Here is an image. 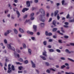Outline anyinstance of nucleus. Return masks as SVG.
I'll list each match as a JSON object with an SVG mask.
<instances>
[{
	"label": "nucleus",
	"mask_w": 74,
	"mask_h": 74,
	"mask_svg": "<svg viewBox=\"0 0 74 74\" xmlns=\"http://www.w3.org/2000/svg\"><path fill=\"white\" fill-rule=\"evenodd\" d=\"M23 45L24 48H26V45L25 43L23 44Z\"/></svg>",
	"instance_id": "obj_35"
},
{
	"label": "nucleus",
	"mask_w": 74,
	"mask_h": 74,
	"mask_svg": "<svg viewBox=\"0 0 74 74\" xmlns=\"http://www.w3.org/2000/svg\"><path fill=\"white\" fill-rule=\"evenodd\" d=\"M4 42L5 44H7V41L6 39H5L4 40Z\"/></svg>",
	"instance_id": "obj_47"
},
{
	"label": "nucleus",
	"mask_w": 74,
	"mask_h": 74,
	"mask_svg": "<svg viewBox=\"0 0 74 74\" xmlns=\"http://www.w3.org/2000/svg\"><path fill=\"white\" fill-rule=\"evenodd\" d=\"M63 26L64 27H65V28H67L69 27V26L68 25H63Z\"/></svg>",
	"instance_id": "obj_40"
},
{
	"label": "nucleus",
	"mask_w": 74,
	"mask_h": 74,
	"mask_svg": "<svg viewBox=\"0 0 74 74\" xmlns=\"http://www.w3.org/2000/svg\"><path fill=\"white\" fill-rule=\"evenodd\" d=\"M34 1L35 3H37L38 2V0H34Z\"/></svg>",
	"instance_id": "obj_54"
},
{
	"label": "nucleus",
	"mask_w": 74,
	"mask_h": 74,
	"mask_svg": "<svg viewBox=\"0 0 74 74\" xmlns=\"http://www.w3.org/2000/svg\"><path fill=\"white\" fill-rule=\"evenodd\" d=\"M40 58H42V59H43V60H47L46 58L43 56H40Z\"/></svg>",
	"instance_id": "obj_13"
},
{
	"label": "nucleus",
	"mask_w": 74,
	"mask_h": 74,
	"mask_svg": "<svg viewBox=\"0 0 74 74\" xmlns=\"http://www.w3.org/2000/svg\"><path fill=\"white\" fill-rule=\"evenodd\" d=\"M8 70L7 71L8 73H11V71H12L10 70L11 67H8Z\"/></svg>",
	"instance_id": "obj_10"
},
{
	"label": "nucleus",
	"mask_w": 74,
	"mask_h": 74,
	"mask_svg": "<svg viewBox=\"0 0 74 74\" xmlns=\"http://www.w3.org/2000/svg\"><path fill=\"white\" fill-rule=\"evenodd\" d=\"M40 25L41 27H44V23H41Z\"/></svg>",
	"instance_id": "obj_30"
},
{
	"label": "nucleus",
	"mask_w": 74,
	"mask_h": 74,
	"mask_svg": "<svg viewBox=\"0 0 74 74\" xmlns=\"http://www.w3.org/2000/svg\"><path fill=\"white\" fill-rule=\"evenodd\" d=\"M13 30L14 31V32L15 34H18V31H17V30H16V29H14Z\"/></svg>",
	"instance_id": "obj_19"
},
{
	"label": "nucleus",
	"mask_w": 74,
	"mask_h": 74,
	"mask_svg": "<svg viewBox=\"0 0 74 74\" xmlns=\"http://www.w3.org/2000/svg\"><path fill=\"white\" fill-rule=\"evenodd\" d=\"M32 64V67L35 68L36 67V65L34 64L33 61H31Z\"/></svg>",
	"instance_id": "obj_9"
},
{
	"label": "nucleus",
	"mask_w": 74,
	"mask_h": 74,
	"mask_svg": "<svg viewBox=\"0 0 74 74\" xmlns=\"http://www.w3.org/2000/svg\"><path fill=\"white\" fill-rule=\"evenodd\" d=\"M46 53H47V52L46 51H45L44 52H43V55H44V56H47V54H46Z\"/></svg>",
	"instance_id": "obj_18"
},
{
	"label": "nucleus",
	"mask_w": 74,
	"mask_h": 74,
	"mask_svg": "<svg viewBox=\"0 0 74 74\" xmlns=\"http://www.w3.org/2000/svg\"><path fill=\"white\" fill-rule=\"evenodd\" d=\"M49 13H47L46 15L47 17H49Z\"/></svg>",
	"instance_id": "obj_59"
},
{
	"label": "nucleus",
	"mask_w": 74,
	"mask_h": 74,
	"mask_svg": "<svg viewBox=\"0 0 74 74\" xmlns=\"http://www.w3.org/2000/svg\"><path fill=\"white\" fill-rule=\"evenodd\" d=\"M18 61H19V62H22L23 61V59L22 58H19V59H18Z\"/></svg>",
	"instance_id": "obj_32"
},
{
	"label": "nucleus",
	"mask_w": 74,
	"mask_h": 74,
	"mask_svg": "<svg viewBox=\"0 0 74 74\" xmlns=\"http://www.w3.org/2000/svg\"><path fill=\"white\" fill-rule=\"evenodd\" d=\"M46 64L47 66H49V64L48 62H46Z\"/></svg>",
	"instance_id": "obj_50"
},
{
	"label": "nucleus",
	"mask_w": 74,
	"mask_h": 74,
	"mask_svg": "<svg viewBox=\"0 0 74 74\" xmlns=\"http://www.w3.org/2000/svg\"><path fill=\"white\" fill-rule=\"evenodd\" d=\"M50 70H51L52 71H55V69H52V68H51L50 69Z\"/></svg>",
	"instance_id": "obj_48"
},
{
	"label": "nucleus",
	"mask_w": 74,
	"mask_h": 74,
	"mask_svg": "<svg viewBox=\"0 0 74 74\" xmlns=\"http://www.w3.org/2000/svg\"><path fill=\"white\" fill-rule=\"evenodd\" d=\"M27 17V14H26L23 17V18L24 19H25V18H26Z\"/></svg>",
	"instance_id": "obj_45"
},
{
	"label": "nucleus",
	"mask_w": 74,
	"mask_h": 74,
	"mask_svg": "<svg viewBox=\"0 0 74 74\" xmlns=\"http://www.w3.org/2000/svg\"><path fill=\"white\" fill-rule=\"evenodd\" d=\"M37 26L36 25H34L33 26V28L35 32L37 31Z\"/></svg>",
	"instance_id": "obj_7"
},
{
	"label": "nucleus",
	"mask_w": 74,
	"mask_h": 74,
	"mask_svg": "<svg viewBox=\"0 0 74 74\" xmlns=\"http://www.w3.org/2000/svg\"><path fill=\"white\" fill-rule=\"evenodd\" d=\"M36 9V8H32V10L33 11V10H34Z\"/></svg>",
	"instance_id": "obj_62"
},
{
	"label": "nucleus",
	"mask_w": 74,
	"mask_h": 74,
	"mask_svg": "<svg viewBox=\"0 0 74 74\" xmlns=\"http://www.w3.org/2000/svg\"><path fill=\"white\" fill-rule=\"evenodd\" d=\"M64 23L66 25H69V23L67 22H65Z\"/></svg>",
	"instance_id": "obj_53"
},
{
	"label": "nucleus",
	"mask_w": 74,
	"mask_h": 74,
	"mask_svg": "<svg viewBox=\"0 0 74 74\" xmlns=\"http://www.w3.org/2000/svg\"><path fill=\"white\" fill-rule=\"evenodd\" d=\"M28 61L27 60H26L24 62V63H25V64H27V63H28Z\"/></svg>",
	"instance_id": "obj_28"
},
{
	"label": "nucleus",
	"mask_w": 74,
	"mask_h": 74,
	"mask_svg": "<svg viewBox=\"0 0 74 74\" xmlns=\"http://www.w3.org/2000/svg\"><path fill=\"white\" fill-rule=\"evenodd\" d=\"M49 42H52V39H49Z\"/></svg>",
	"instance_id": "obj_57"
},
{
	"label": "nucleus",
	"mask_w": 74,
	"mask_h": 74,
	"mask_svg": "<svg viewBox=\"0 0 74 74\" xmlns=\"http://www.w3.org/2000/svg\"><path fill=\"white\" fill-rule=\"evenodd\" d=\"M52 33H51V32H49L48 34V36H52Z\"/></svg>",
	"instance_id": "obj_37"
},
{
	"label": "nucleus",
	"mask_w": 74,
	"mask_h": 74,
	"mask_svg": "<svg viewBox=\"0 0 74 74\" xmlns=\"http://www.w3.org/2000/svg\"><path fill=\"white\" fill-rule=\"evenodd\" d=\"M53 25L54 26H56V21L55 20H53L52 23Z\"/></svg>",
	"instance_id": "obj_14"
},
{
	"label": "nucleus",
	"mask_w": 74,
	"mask_h": 74,
	"mask_svg": "<svg viewBox=\"0 0 74 74\" xmlns=\"http://www.w3.org/2000/svg\"><path fill=\"white\" fill-rule=\"evenodd\" d=\"M53 37L54 38H56V36H53Z\"/></svg>",
	"instance_id": "obj_63"
},
{
	"label": "nucleus",
	"mask_w": 74,
	"mask_h": 74,
	"mask_svg": "<svg viewBox=\"0 0 74 74\" xmlns=\"http://www.w3.org/2000/svg\"><path fill=\"white\" fill-rule=\"evenodd\" d=\"M27 10H29V8H24L23 10H22V12H25V11H27Z\"/></svg>",
	"instance_id": "obj_6"
},
{
	"label": "nucleus",
	"mask_w": 74,
	"mask_h": 74,
	"mask_svg": "<svg viewBox=\"0 0 74 74\" xmlns=\"http://www.w3.org/2000/svg\"><path fill=\"white\" fill-rule=\"evenodd\" d=\"M28 53H29V54L30 55H31V52H32V50H31L30 49H28Z\"/></svg>",
	"instance_id": "obj_24"
},
{
	"label": "nucleus",
	"mask_w": 74,
	"mask_h": 74,
	"mask_svg": "<svg viewBox=\"0 0 74 74\" xmlns=\"http://www.w3.org/2000/svg\"><path fill=\"white\" fill-rule=\"evenodd\" d=\"M16 51L18 53H20L21 52V51L20 50H19L18 49H16Z\"/></svg>",
	"instance_id": "obj_38"
},
{
	"label": "nucleus",
	"mask_w": 74,
	"mask_h": 74,
	"mask_svg": "<svg viewBox=\"0 0 74 74\" xmlns=\"http://www.w3.org/2000/svg\"><path fill=\"white\" fill-rule=\"evenodd\" d=\"M48 34H49V33H48V32H47V31H46L45 32V34L46 36H48Z\"/></svg>",
	"instance_id": "obj_46"
},
{
	"label": "nucleus",
	"mask_w": 74,
	"mask_h": 74,
	"mask_svg": "<svg viewBox=\"0 0 74 74\" xmlns=\"http://www.w3.org/2000/svg\"><path fill=\"white\" fill-rule=\"evenodd\" d=\"M18 69L19 70H22V69H23V67H22V66H19Z\"/></svg>",
	"instance_id": "obj_33"
},
{
	"label": "nucleus",
	"mask_w": 74,
	"mask_h": 74,
	"mask_svg": "<svg viewBox=\"0 0 74 74\" xmlns=\"http://www.w3.org/2000/svg\"><path fill=\"white\" fill-rule=\"evenodd\" d=\"M59 14H58V16H57V18L58 20H59V19H60V16H59Z\"/></svg>",
	"instance_id": "obj_36"
},
{
	"label": "nucleus",
	"mask_w": 74,
	"mask_h": 74,
	"mask_svg": "<svg viewBox=\"0 0 74 74\" xmlns=\"http://www.w3.org/2000/svg\"><path fill=\"white\" fill-rule=\"evenodd\" d=\"M16 13L17 15V17L18 18H19V16L21 15L20 14V13H19V12L18 10L16 11Z\"/></svg>",
	"instance_id": "obj_8"
},
{
	"label": "nucleus",
	"mask_w": 74,
	"mask_h": 74,
	"mask_svg": "<svg viewBox=\"0 0 74 74\" xmlns=\"http://www.w3.org/2000/svg\"><path fill=\"white\" fill-rule=\"evenodd\" d=\"M66 19H69L70 18V15L69 14H68L66 16Z\"/></svg>",
	"instance_id": "obj_23"
},
{
	"label": "nucleus",
	"mask_w": 74,
	"mask_h": 74,
	"mask_svg": "<svg viewBox=\"0 0 74 74\" xmlns=\"http://www.w3.org/2000/svg\"><path fill=\"white\" fill-rule=\"evenodd\" d=\"M59 11L58 10L54 12V16H56V15H57V14L58 13Z\"/></svg>",
	"instance_id": "obj_12"
},
{
	"label": "nucleus",
	"mask_w": 74,
	"mask_h": 74,
	"mask_svg": "<svg viewBox=\"0 0 74 74\" xmlns=\"http://www.w3.org/2000/svg\"><path fill=\"white\" fill-rule=\"evenodd\" d=\"M29 21L30 19H29L28 20H26L25 22H28Z\"/></svg>",
	"instance_id": "obj_60"
},
{
	"label": "nucleus",
	"mask_w": 74,
	"mask_h": 74,
	"mask_svg": "<svg viewBox=\"0 0 74 74\" xmlns=\"http://www.w3.org/2000/svg\"><path fill=\"white\" fill-rule=\"evenodd\" d=\"M60 59L61 60H65V58L64 57H61L60 58Z\"/></svg>",
	"instance_id": "obj_41"
},
{
	"label": "nucleus",
	"mask_w": 74,
	"mask_h": 74,
	"mask_svg": "<svg viewBox=\"0 0 74 74\" xmlns=\"http://www.w3.org/2000/svg\"><path fill=\"white\" fill-rule=\"evenodd\" d=\"M65 52H66V53H70V51L69 50L67 49H66L65 50Z\"/></svg>",
	"instance_id": "obj_17"
},
{
	"label": "nucleus",
	"mask_w": 74,
	"mask_h": 74,
	"mask_svg": "<svg viewBox=\"0 0 74 74\" xmlns=\"http://www.w3.org/2000/svg\"><path fill=\"white\" fill-rule=\"evenodd\" d=\"M68 60H70V61H71V62H74V60H73L71 59L70 58H68Z\"/></svg>",
	"instance_id": "obj_22"
},
{
	"label": "nucleus",
	"mask_w": 74,
	"mask_h": 74,
	"mask_svg": "<svg viewBox=\"0 0 74 74\" xmlns=\"http://www.w3.org/2000/svg\"><path fill=\"white\" fill-rule=\"evenodd\" d=\"M47 73H50V71H49V69H47L46 71Z\"/></svg>",
	"instance_id": "obj_51"
},
{
	"label": "nucleus",
	"mask_w": 74,
	"mask_h": 74,
	"mask_svg": "<svg viewBox=\"0 0 74 74\" xmlns=\"http://www.w3.org/2000/svg\"><path fill=\"white\" fill-rule=\"evenodd\" d=\"M58 30V29H57V28H54L53 29V31L54 32H56V31Z\"/></svg>",
	"instance_id": "obj_27"
},
{
	"label": "nucleus",
	"mask_w": 74,
	"mask_h": 74,
	"mask_svg": "<svg viewBox=\"0 0 74 74\" xmlns=\"http://www.w3.org/2000/svg\"><path fill=\"white\" fill-rule=\"evenodd\" d=\"M49 51L50 52H53L54 51V50L52 49H50L49 50Z\"/></svg>",
	"instance_id": "obj_26"
},
{
	"label": "nucleus",
	"mask_w": 74,
	"mask_h": 74,
	"mask_svg": "<svg viewBox=\"0 0 74 74\" xmlns=\"http://www.w3.org/2000/svg\"><path fill=\"white\" fill-rule=\"evenodd\" d=\"M39 11L43 16L45 15V11H44V10L42 9H40Z\"/></svg>",
	"instance_id": "obj_3"
},
{
	"label": "nucleus",
	"mask_w": 74,
	"mask_h": 74,
	"mask_svg": "<svg viewBox=\"0 0 74 74\" xmlns=\"http://www.w3.org/2000/svg\"><path fill=\"white\" fill-rule=\"evenodd\" d=\"M62 5H64V0H63L62 1Z\"/></svg>",
	"instance_id": "obj_49"
},
{
	"label": "nucleus",
	"mask_w": 74,
	"mask_h": 74,
	"mask_svg": "<svg viewBox=\"0 0 74 74\" xmlns=\"http://www.w3.org/2000/svg\"><path fill=\"white\" fill-rule=\"evenodd\" d=\"M27 33H28V34H31V35H33V32H31L30 31H27Z\"/></svg>",
	"instance_id": "obj_11"
},
{
	"label": "nucleus",
	"mask_w": 74,
	"mask_h": 74,
	"mask_svg": "<svg viewBox=\"0 0 74 74\" xmlns=\"http://www.w3.org/2000/svg\"><path fill=\"white\" fill-rule=\"evenodd\" d=\"M19 30L21 33H23L24 32L23 30L21 29V28H19Z\"/></svg>",
	"instance_id": "obj_16"
},
{
	"label": "nucleus",
	"mask_w": 74,
	"mask_h": 74,
	"mask_svg": "<svg viewBox=\"0 0 74 74\" xmlns=\"http://www.w3.org/2000/svg\"><path fill=\"white\" fill-rule=\"evenodd\" d=\"M64 37L65 38H69V36H64Z\"/></svg>",
	"instance_id": "obj_43"
},
{
	"label": "nucleus",
	"mask_w": 74,
	"mask_h": 74,
	"mask_svg": "<svg viewBox=\"0 0 74 74\" xmlns=\"http://www.w3.org/2000/svg\"><path fill=\"white\" fill-rule=\"evenodd\" d=\"M69 22L71 23V22H74V19H71L69 20Z\"/></svg>",
	"instance_id": "obj_31"
},
{
	"label": "nucleus",
	"mask_w": 74,
	"mask_h": 74,
	"mask_svg": "<svg viewBox=\"0 0 74 74\" xmlns=\"http://www.w3.org/2000/svg\"><path fill=\"white\" fill-rule=\"evenodd\" d=\"M11 68L12 70H13V71L15 70V67H14V66L12 65Z\"/></svg>",
	"instance_id": "obj_21"
},
{
	"label": "nucleus",
	"mask_w": 74,
	"mask_h": 74,
	"mask_svg": "<svg viewBox=\"0 0 74 74\" xmlns=\"http://www.w3.org/2000/svg\"><path fill=\"white\" fill-rule=\"evenodd\" d=\"M61 28V31L62 32V33H64V31L63 30V28L62 27Z\"/></svg>",
	"instance_id": "obj_29"
},
{
	"label": "nucleus",
	"mask_w": 74,
	"mask_h": 74,
	"mask_svg": "<svg viewBox=\"0 0 74 74\" xmlns=\"http://www.w3.org/2000/svg\"><path fill=\"white\" fill-rule=\"evenodd\" d=\"M14 55H16V56H17V57H18V58H19V54L16 53H14Z\"/></svg>",
	"instance_id": "obj_20"
},
{
	"label": "nucleus",
	"mask_w": 74,
	"mask_h": 74,
	"mask_svg": "<svg viewBox=\"0 0 74 74\" xmlns=\"http://www.w3.org/2000/svg\"><path fill=\"white\" fill-rule=\"evenodd\" d=\"M11 32V30H8L7 31V32H5L4 33L5 36H7V34H8L9 33Z\"/></svg>",
	"instance_id": "obj_5"
},
{
	"label": "nucleus",
	"mask_w": 74,
	"mask_h": 74,
	"mask_svg": "<svg viewBox=\"0 0 74 74\" xmlns=\"http://www.w3.org/2000/svg\"><path fill=\"white\" fill-rule=\"evenodd\" d=\"M43 44L44 45H47V42L45 41L43 42Z\"/></svg>",
	"instance_id": "obj_42"
},
{
	"label": "nucleus",
	"mask_w": 74,
	"mask_h": 74,
	"mask_svg": "<svg viewBox=\"0 0 74 74\" xmlns=\"http://www.w3.org/2000/svg\"><path fill=\"white\" fill-rule=\"evenodd\" d=\"M70 44L71 45H72V46H74V43H70Z\"/></svg>",
	"instance_id": "obj_52"
},
{
	"label": "nucleus",
	"mask_w": 74,
	"mask_h": 74,
	"mask_svg": "<svg viewBox=\"0 0 74 74\" xmlns=\"http://www.w3.org/2000/svg\"><path fill=\"white\" fill-rule=\"evenodd\" d=\"M52 20V18H50L49 19V20L48 21L49 22H51Z\"/></svg>",
	"instance_id": "obj_55"
},
{
	"label": "nucleus",
	"mask_w": 74,
	"mask_h": 74,
	"mask_svg": "<svg viewBox=\"0 0 74 74\" xmlns=\"http://www.w3.org/2000/svg\"><path fill=\"white\" fill-rule=\"evenodd\" d=\"M65 74H74L72 72H71L70 73H68L67 72H65Z\"/></svg>",
	"instance_id": "obj_34"
},
{
	"label": "nucleus",
	"mask_w": 74,
	"mask_h": 74,
	"mask_svg": "<svg viewBox=\"0 0 74 74\" xmlns=\"http://www.w3.org/2000/svg\"><path fill=\"white\" fill-rule=\"evenodd\" d=\"M30 3L31 4L33 3V1H26V4L27 6V7H29L30 6Z\"/></svg>",
	"instance_id": "obj_2"
},
{
	"label": "nucleus",
	"mask_w": 74,
	"mask_h": 74,
	"mask_svg": "<svg viewBox=\"0 0 74 74\" xmlns=\"http://www.w3.org/2000/svg\"><path fill=\"white\" fill-rule=\"evenodd\" d=\"M64 67H66V66L64 65H63L61 66L60 69H63L64 68Z\"/></svg>",
	"instance_id": "obj_25"
},
{
	"label": "nucleus",
	"mask_w": 74,
	"mask_h": 74,
	"mask_svg": "<svg viewBox=\"0 0 74 74\" xmlns=\"http://www.w3.org/2000/svg\"><path fill=\"white\" fill-rule=\"evenodd\" d=\"M18 73H22V72L21 71H18Z\"/></svg>",
	"instance_id": "obj_64"
},
{
	"label": "nucleus",
	"mask_w": 74,
	"mask_h": 74,
	"mask_svg": "<svg viewBox=\"0 0 74 74\" xmlns=\"http://www.w3.org/2000/svg\"><path fill=\"white\" fill-rule=\"evenodd\" d=\"M41 16V19H40V21L42 22H45V20L44 19H42V16L40 15Z\"/></svg>",
	"instance_id": "obj_15"
},
{
	"label": "nucleus",
	"mask_w": 74,
	"mask_h": 74,
	"mask_svg": "<svg viewBox=\"0 0 74 74\" xmlns=\"http://www.w3.org/2000/svg\"><path fill=\"white\" fill-rule=\"evenodd\" d=\"M65 65L66 66H69V64L67 63H66L65 64Z\"/></svg>",
	"instance_id": "obj_61"
},
{
	"label": "nucleus",
	"mask_w": 74,
	"mask_h": 74,
	"mask_svg": "<svg viewBox=\"0 0 74 74\" xmlns=\"http://www.w3.org/2000/svg\"><path fill=\"white\" fill-rule=\"evenodd\" d=\"M16 64H17V65H18V64H20V65L22 64L20 63V62H16Z\"/></svg>",
	"instance_id": "obj_39"
},
{
	"label": "nucleus",
	"mask_w": 74,
	"mask_h": 74,
	"mask_svg": "<svg viewBox=\"0 0 74 74\" xmlns=\"http://www.w3.org/2000/svg\"><path fill=\"white\" fill-rule=\"evenodd\" d=\"M7 47L8 49H11V50H12V51H15V48L14 47H12L10 44H8V46L7 45Z\"/></svg>",
	"instance_id": "obj_1"
},
{
	"label": "nucleus",
	"mask_w": 74,
	"mask_h": 74,
	"mask_svg": "<svg viewBox=\"0 0 74 74\" xmlns=\"http://www.w3.org/2000/svg\"><path fill=\"white\" fill-rule=\"evenodd\" d=\"M34 13H32L30 14V16H32L31 18V20H34V17H33V16H34Z\"/></svg>",
	"instance_id": "obj_4"
},
{
	"label": "nucleus",
	"mask_w": 74,
	"mask_h": 74,
	"mask_svg": "<svg viewBox=\"0 0 74 74\" xmlns=\"http://www.w3.org/2000/svg\"><path fill=\"white\" fill-rule=\"evenodd\" d=\"M56 51L58 52H59V53H60V50L59 49H57Z\"/></svg>",
	"instance_id": "obj_44"
},
{
	"label": "nucleus",
	"mask_w": 74,
	"mask_h": 74,
	"mask_svg": "<svg viewBox=\"0 0 74 74\" xmlns=\"http://www.w3.org/2000/svg\"><path fill=\"white\" fill-rule=\"evenodd\" d=\"M58 42L59 43H62V40H58Z\"/></svg>",
	"instance_id": "obj_56"
},
{
	"label": "nucleus",
	"mask_w": 74,
	"mask_h": 74,
	"mask_svg": "<svg viewBox=\"0 0 74 74\" xmlns=\"http://www.w3.org/2000/svg\"><path fill=\"white\" fill-rule=\"evenodd\" d=\"M31 39L32 40H34L35 39V38H34V37H32Z\"/></svg>",
	"instance_id": "obj_58"
}]
</instances>
